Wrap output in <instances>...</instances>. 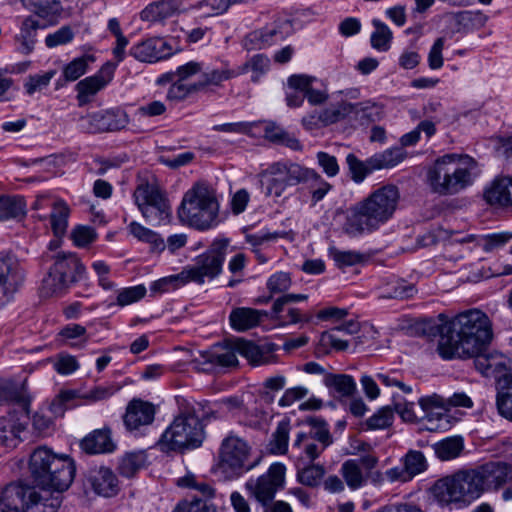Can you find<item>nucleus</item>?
I'll use <instances>...</instances> for the list:
<instances>
[{"instance_id":"27","label":"nucleus","mask_w":512,"mask_h":512,"mask_svg":"<svg viewBox=\"0 0 512 512\" xmlns=\"http://www.w3.org/2000/svg\"><path fill=\"white\" fill-rule=\"evenodd\" d=\"M80 445L88 454L108 453L115 449L109 429L93 431L81 441Z\"/></svg>"},{"instance_id":"52","label":"nucleus","mask_w":512,"mask_h":512,"mask_svg":"<svg viewBox=\"0 0 512 512\" xmlns=\"http://www.w3.org/2000/svg\"><path fill=\"white\" fill-rule=\"evenodd\" d=\"M404 472L409 478L424 472L427 469V462L420 451H409L404 457Z\"/></svg>"},{"instance_id":"6","label":"nucleus","mask_w":512,"mask_h":512,"mask_svg":"<svg viewBox=\"0 0 512 512\" xmlns=\"http://www.w3.org/2000/svg\"><path fill=\"white\" fill-rule=\"evenodd\" d=\"M181 221L198 230L216 224L218 202L214 190L203 182L195 183L185 194L178 210Z\"/></svg>"},{"instance_id":"1","label":"nucleus","mask_w":512,"mask_h":512,"mask_svg":"<svg viewBox=\"0 0 512 512\" xmlns=\"http://www.w3.org/2000/svg\"><path fill=\"white\" fill-rule=\"evenodd\" d=\"M447 331L451 336L442 341L446 359L467 358L475 355L490 345L493 339L492 322L478 309L464 311L452 320Z\"/></svg>"},{"instance_id":"33","label":"nucleus","mask_w":512,"mask_h":512,"mask_svg":"<svg viewBox=\"0 0 512 512\" xmlns=\"http://www.w3.org/2000/svg\"><path fill=\"white\" fill-rule=\"evenodd\" d=\"M383 114V106L378 103L371 101L352 103L353 118L361 125H368L379 121L383 117Z\"/></svg>"},{"instance_id":"25","label":"nucleus","mask_w":512,"mask_h":512,"mask_svg":"<svg viewBox=\"0 0 512 512\" xmlns=\"http://www.w3.org/2000/svg\"><path fill=\"white\" fill-rule=\"evenodd\" d=\"M314 77L308 75H292L287 80L290 89L300 90L311 105H321L328 100V94L312 87Z\"/></svg>"},{"instance_id":"11","label":"nucleus","mask_w":512,"mask_h":512,"mask_svg":"<svg viewBox=\"0 0 512 512\" xmlns=\"http://www.w3.org/2000/svg\"><path fill=\"white\" fill-rule=\"evenodd\" d=\"M309 169L294 162L272 163L264 172L269 176L266 195L280 198L287 187L304 183Z\"/></svg>"},{"instance_id":"9","label":"nucleus","mask_w":512,"mask_h":512,"mask_svg":"<svg viewBox=\"0 0 512 512\" xmlns=\"http://www.w3.org/2000/svg\"><path fill=\"white\" fill-rule=\"evenodd\" d=\"M29 471L34 480H73L76 464L67 455L57 456L46 447H38L30 455Z\"/></svg>"},{"instance_id":"13","label":"nucleus","mask_w":512,"mask_h":512,"mask_svg":"<svg viewBox=\"0 0 512 512\" xmlns=\"http://www.w3.org/2000/svg\"><path fill=\"white\" fill-rule=\"evenodd\" d=\"M251 451V446L236 432L230 431L222 440L220 446V464L224 470H231L235 476H241L242 471H248L252 466H245Z\"/></svg>"},{"instance_id":"31","label":"nucleus","mask_w":512,"mask_h":512,"mask_svg":"<svg viewBox=\"0 0 512 512\" xmlns=\"http://www.w3.org/2000/svg\"><path fill=\"white\" fill-rule=\"evenodd\" d=\"M323 383L331 393L340 397H350L356 391V382L348 374H325Z\"/></svg>"},{"instance_id":"47","label":"nucleus","mask_w":512,"mask_h":512,"mask_svg":"<svg viewBox=\"0 0 512 512\" xmlns=\"http://www.w3.org/2000/svg\"><path fill=\"white\" fill-rule=\"evenodd\" d=\"M463 449V441L459 437L446 438L434 445V451L441 460L458 457Z\"/></svg>"},{"instance_id":"23","label":"nucleus","mask_w":512,"mask_h":512,"mask_svg":"<svg viewBox=\"0 0 512 512\" xmlns=\"http://www.w3.org/2000/svg\"><path fill=\"white\" fill-rule=\"evenodd\" d=\"M420 416L421 420H427L431 425L427 426L428 430H436L440 425L435 424V421H440L445 417L444 410H446V400L436 394L431 396L422 397L419 399Z\"/></svg>"},{"instance_id":"20","label":"nucleus","mask_w":512,"mask_h":512,"mask_svg":"<svg viewBox=\"0 0 512 512\" xmlns=\"http://www.w3.org/2000/svg\"><path fill=\"white\" fill-rule=\"evenodd\" d=\"M155 408L149 403L140 399H133L129 402L123 417L126 428L130 431L139 430L141 427L150 425L154 420Z\"/></svg>"},{"instance_id":"5","label":"nucleus","mask_w":512,"mask_h":512,"mask_svg":"<svg viewBox=\"0 0 512 512\" xmlns=\"http://www.w3.org/2000/svg\"><path fill=\"white\" fill-rule=\"evenodd\" d=\"M180 404V414L164 431L158 446L162 451H182L199 447L204 440V428L200 419L205 413L200 412V403H190L183 399Z\"/></svg>"},{"instance_id":"10","label":"nucleus","mask_w":512,"mask_h":512,"mask_svg":"<svg viewBox=\"0 0 512 512\" xmlns=\"http://www.w3.org/2000/svg\"><path fill=\"white\" fill-rule=\"evenodd\" d=\"M230 241L228 238L215 239L207 251L197 256L193 265L181 271L184 281L203 284L205 278L212 280L222 271Z\"/></svg>"},{"instance_id":"30","label":"nucleus","mask_w":512,"mask_h":512,"mask_svg":"<svg viewBox=\"0 0 512 512\" xmlns=\"http://www.w3.org/2000/svg\"><path fill=\"white\" fill-rule=\"evenodd\" d=\"M39 28V22L32 16H28L22 21L19 33L15 36V41L19 44V50L23 54L27 55L33 51Z\"/></svg>"},{"instance_id":"54","label":"nucleus","mask_w":512,"mask_h":512,"mask_svg":"<svg viewBox=\"0 0 512 512\" xmlns=\"http://www.w3.org/2000/svg\"><path fill=\"white\" fill-rule=\"evenodd\" d=\"M375 31L371 35V45L377 50L385 51L389 47V42L392 37V33L388 26L382 23L380 20L374 19L372 21Z\"/></svg>"},{"instance_id":"22","label":"nucleus","mask_w":512,"mask_h":512,"mask_svg":"<svg viewBox=\"0 0 512 512\" xmlns=\"http://www.w3.org/2000/svg\"><path fill=\"white\" fill-rule=\"evenodd\" d=\"M291 30V23L287 20L282 21L274 27L249 34L246 38L245 46L249 49L248 42L258 43L259 48L277 44L283 41L291 33Z\"/></svg>"},{"instance_id":"17","label":"nucleus","mask_w":512,"mask_h":512,"mask_svg":"<svg viewBox=\"0 0 512 512\" xmlns=\"http://www.w3.org/2000/svg\"><path fill=\"white\" fill-rule=\"evenodd\" d=\"M442 480H512V465L488 462L475 468L459 470Z\"/></svg>"},{"instance_id":"43","label":"nucleus","mask_w":512,"mask_h":512,"mask_svg":"<svg viewBox=\"0 0 512 512\" xmlns=\"http://www.w3.org/2000/svg\"><path fill=\"white\" fill-rule=\"evenodd\" d=\"M403 158L404 154L400 148L387 149L370 157L369 165L374 170L387 169L400 163Z\"/></svg>"},{"instance_id":"56","label":"nucleus","mask_w":512,"mask_h":512,"mask_svg":"<svg viewBox=\"0 0 512 512\" xmlns=\"http://www.w3.org/2000/svg\"><path fill=\"white\" fill-rule=\"evenodd\" d=\"M173 512H216V509L206 500L194 495L190 499L180 501Z\"/></svg>"},{"instance_id":"40","label":"nucleus","mask_w":512,"mask_h":512,"mask_svg":"<svg viewBox=\"0 0 512 512\" xmlns=\"http://www.w3.org/2000/svg\"><path fill=\"white\" fill-rule=\"evenodd\" d=\"M72 284L64 276L56 273L51 267L42 282V293L45 296H58L64 294Z\"/></svg>"},{"instance_id":"51","label":"nucleus","mask_w":512,"mask_h":512,"mask_svg":"<svg viewBox=\"0 0 512 512\" xmlns=\"http://www.w3.org/2000/svg\"><path fill=\"white\" fill-rule=\"evenodd\" d=\"M329 255L338 268L353 266L366 260V256L360 252L351 250L342 251L335 247L329 249Z\"/></svg>"},{"instance_id":"24","label":"nucleus","mask_w":512,"mask_h":512,"mask_svg":"<svg viewBox=\"0 0 512 512\" xmlns=\"http://www.w3.org/2000/svg\"><path fill=\"white\" fill-rule=\"evenodd\" d=\"M266 311L257 310L248 307L234 308L229 316L231 327L237 331H246L260 324L263 317H266Z\"/></svg>"},{"instance_id":"38","label":"nucleus","mask_w":512,"mask_h":512,"mask_svg":"<svg viewBox=\"0 0 512 512\" xmlns=\"http://www.w3.org/2000/svg\"><path fill=\"white\" fill-rule=\"evenodd\" d=\"M282 484L283 482H246V489L259 503L267 506Z\"/></svg>"},{"instance_id":"37","label":"nucleus","mask_w":512,"mask_h":512,"mask_svg":"<svg viewBox=\"0 0 512 512\" xmlns=\"http://www.w3.org/2000/svg\"><path fill=\"white\" fill-rule=\"evenodd\" d=\"M453 20L457 25V32L480 29L486 24L488 17L483 12L460 11L452 14Z\"/></svg>"},{"instance_id":"29","label":"nucleus","mask_w":512,"mask_h":512,"mask_svg":"<svg viewBox=\"0 0 512 512\" xmlns=\"http://www.w3.org/2000/svg\"><path fill=\"white\" fill-rule=\"evenodd\" d=\"M485 198L490 204L512 205V178L496 179L485 191Z\"/></svg>"},{"instance_id":"7","label":"nucleus","mask_w":512,"mask_h":512,"mask_svg":"<svg viewBox=\"0 0 512 512\" xmlns=\"http://www.w3.org/2000/svg\"><path fill=\"white\" fill-rule=\"evenodd\" d=\"M133 197L143 217L151 224L159 225L169 220L170 204L153 174L138 175Z\"/></svg>"},{"instance_id":"48","label":"nucleus","mask_w":512,"mask_h":512,"mask_svg":"<svg viewBox=\"0 0 512 512\" xmlns=\"http://www.w3.org/2000/svg\"><path fill=\"white\" fill-rule=\"evenodd\" d=\"M88 64L85 57H79L67 64L63 69L62 77L58 79L56 87H62L66 82H72L85 74Z\"/></svg>"},{"instance_id":"26","label":"nucleus","mask_w":512,"mask_h":512,"mask_svg":"<svg viewBox=\"0 0 512 512\" xmlns=\"http://www.w3.org/2000/svg\"><path fill=\"white\" fill-rule=\"evenodd\" d=\"M450 326V321L446 319L444 314H439L437 318L423 319L419 323L420 332L429 338H435L439 336L438 341V352L440 356L446 359V354L442 348V341L447 336H451V331H447Z\"/></svg>"},{"instance_id":"61","label":"nucleus","mask_w":512,"mask_h":512,"mask_svg":"<svg viewBox=\"0 0 512 512\" xmlns=\"http://www.w3.org/2000/svg\"><path fill=\"white\" fill-rule=\"evenodd\" d=\"M416 289L414 285L405 280H397L390 285V288L381 297L394 299H407L414 295Z\"/></svg>"},{"instance_id":"4","label":"nucleus","mask_w":512,"mask_h":512,"mask_svg":"<svg viewBox=\"0 0 512 512\" xmlns=\"http://www.w3.org/2000/svg\"><path fill=\"white\" fill-rule=\"evenodd\" d=\"M72 482H8L6 499L21 512H57Z\"/></svg>"},{"instance_id":"44","label":"nucleus","mask_w":512,"mask_h":512,"mask_svg":"<svg viewBox=\"0 0 512 512\" xmlns=\"http://www.w3.org/2000/svg\"><path fill=\"white\" fill-rule=\"evenodd\" d=\"M290 425L288 421L278 423L276 430L272 433L268 444V450L272 454H285L288 449Z\"/></svg>"},{"instance_id":"59","label":"nucleus","mask_w":512,"mask_h":512,"mask_svg":"<svg viewBox=\"0 0 512 512\" xmlns=\"http://www.w3.org/2000/svg\"><path fill=\"white\" fill-rule=\"evenodd\" d=\"M143 457L140 454H126L119 463V473L121 476L131 478L142 467Z\"/></svg>"},{"instance_id":"21","label":"nucleus","mask_w":512,"mask_h":512,"mask_svg":"<svg viewBox=\"0 0 512 512\" xmlns=\"http://www.w3.org/2000/svg\"><path fill=\"white\" fill-rule=\"evenodd\" d=\"M52 267L56 273L64 276L71 284L79 281L84 274L85 267L73 253L59 252L54 257Z\"/></svg>"},{"instance_id":"16","label":"nucleus","mask_w":512,"mask_h":512,"mask_svg":"<svg viewBox=\"0 0 512 512\" xmlns=\"http://www.w3.org/2000/svg\"><path fill=\"white\" fill-rule=\"evenodd\" d=\"M24 282V272L17 260L0 259V307L9 303Z\"/></svg>"},{"instance_id":"28","label":"nucleus","mask_w":512,"mask_h":512,"mask_svg":"<svg viewBox=\"0 0 512 512\" xmlns=\"http://www.w3.org/2000/svg\"><path fill=\"white\" fill-rule=\"evenodd\" d=\"M263 125L264 138L275 144L284 145L292 150H301L300 141L286 132L281 126L272 121L260 122Z\"/></svg>"},{"instance_id":"46","label":"nucleus","mask_w":512,"mask_h":512,"mask_svg":"<svg viewBox=\"0 0 512 512\" xmlns=\"http://www.w3.org/2000/svg\"><path fill=\"white\" fill-rule=\"evenodd\" d=\"M23 5L41 18L55 16L60 11L59 0H21Z\"/></svg>"},{"instance_id":"60","label":"nucleus","mask_w":512,"mask_h":512,"mask_svg":"<svg viewBox=\"0 0 512 512\" xmlns=\"http://www.w3.org/2000/svg\"><path fill=\"white\" fill-rule=\"evenodd\" d=\"M146 294V288L142 285L124 288L118 291L116 304L124 307L141 300Z\"/></svg>"},{"instance_id":"12","label":"nucleus","mask_w":512,"mask_h":512,"mask_svg":"<svg viewBox=\"0 0 512 512\" xmlns=\"http://www.w3.org/2000/svg\"><path fill=\"white\" fill-rule=\"evenodd\" d=\"M484 482H435L429 488V494L441 506L451 504L468 505L477 499L482 491Z\"/></svg>"},{"instance_id":"34","label":"nucleus","mask_w":512,"mask_h":512,"mask_svg":"<svg viewBox=\"0 0 512 512\" xmlns=\"http://www.w3.org/2000/svg\"><path fill=\"white\" fill-rule=\"evenodd\" d=\"M289 304H281L279 309H275V302L272 306L271 318L278 322L281 326H288L298 323H308L312 320L310 314H302L299 309L288 306Z\"/></svg>"},{"instance_id":"63","label":"nucleus","mask_w":512,"mask_h":512,"mask_svg":"<svg viewBox=\"0 0 512 512\" xmlns=\"http://www.w3.org/2000/svg\"><path fill=\"white\" fill-rule=\"evenodd\" d=\"M393 411L389 407H384L378 410L373 416L367 421L366 425L368 429H384L392 423Z\"/></svg>"},{"instance_id":"35","label":"nucleus","mask_w":512,"mask_h":512,"mask_svg":"<svg viewBox=\"0 0 512 512\" xmlns=\"http://www.w3.org/2000/svg\"><path fill=\"white\" fill-rule=\"evenodd\" d=\"M128 231L139 241L148 243L150 245L151 252L160 253L166 247L165 241L159 234L142 226L136 221H133L128 225Z\"/></svg>"},{"instance_id":"41","label":"nucleus","mask_w":512,"mask_h":512,"mask_svg":"<svg viewBox=\"0 0 512 512\" xmlns=\"http://www.w3.org/2000/svg\"><path fill=\"white\" fill-rule=\"evenodd\" d=\"M350 115H352V103L343 101L323 109L320 112V120L322 126H329Z\"/></svg>"},{"instance_id":"62","label":"nucleus","mask_w":512,"mask_h":512,"mask_svg":"<svg viewBox=\"0 0 512 512\" xmlns=\"http://www.w3.org/2000/svg\"><path fill=\"white\" fill-rule=\"evenodd\" d=\"M292 284L289 273L276 272L267 280V289L271 294H279L286 292Z\"/></svg>"},{"instance_id":"39","label":"nucleus","mask_w":512,"mask_h":512,"mask_svg":"<svg viewBox=\"0 0 512 512\" xmlns=\"http://www.w3.org/2000/svg\"><path fill=\"white\" fill-rule=\"evenodd\" d=\"M52 212L50 215L51 227L56 237L65 234L68 226L69 208L62 200H56L52 204Z\"/></svg>"},{"instance_id":"32","label":"nucleus","mask_w":512,"mask_h":512,"mask_svg":"<svg viewBox=\"0 0 512 512\" xmlns=\"http://www.w3.org/2000/svg\"><path fill=\"white\" fill-rule=\"evenodd\" d=\"M308 423L312 427L309 434L299 433L293 443V447H299L303 442L314 439L323 444V448L332 443V437L324 420L316 417L308 419Z\"/></svg>"},{"instance_id":"53","label":"nucleus","mask_w":512,"mask_h":512,"mask_svg":"<svg viewBox=\"0 0 512 512\" xmlns=\"http://www.w3.org/2000/svg\"><path fill=\"white\" fill-rule=\"evenodd\" d=\"M234 76V72L229 69L212 70L205 72L201 79L193 84V88L202 90L207 86H219L223 81L229 80Z\"/></svg>"},{"instance_id":"50","label":"nucleus","mask_w":512,"mask_h":512,"mask_svg":"<svg viewBox=\"0 0 512 512\" xmlns=\"http://www.w3.org/2000/svg\"><path fill=\"white\" fill-rule=\"evenodd\" d=\"M511 238L512 234L506 232L476 236L475 245L470 247V249L479 247L485 252H491L504 246Z\"/></svg>"},{"instance_id":"14","label":"nucleus","mask_w":512,"mask_h":512,"mask_svg":"<svg viewBox=\"0 0 512 512\" xmlns=\"http://www.w3.org/2000/svg\"><path fill=\"white\" fill-rule=\"evenodd\" d=\"M467 358H474L475 368L484 376L494 377L498 386L502 379L512 376V374L508 372L510 359L498 351L490 350L489 346Z\"/></svg>"},{"instance_id":"45","label":"nucleus","mask_w":512,"mask_h":512,"mask_svg":"<svg viewBox=\"0 0 512 512\" xmlns=\"http://www.w3.org/2000/svg\"><path fill=\"white\" fill-rule=\"evenodd\" d=\"M304 184H308L309 186L313 204L321 201L332 188L317 171L311 168L308 171L307 179Z\"/></svg>"},{"instance_id":"15","label":"nucleus","mask_w":512,"mask_h":512,"mask_svg":"<svg viewBox=\"0 0 512 512\" xmlns=\"http://www.w3.org/2000/svg\"><path fill=\"white\" fill-rule=\"evenodd\" d=\"M81 128L87 133L116 131L128 123V116L122 110H106L90 113L80 118Z\"/></svg>"},{"instance_id":"2","label":"nucleus","mask_w":512,"mask_h":512,"mask_svg":"<svg viewBox=\"0 0 512 512\" xmlns=\"http://www.w3.org/2000/svg\"><path fill=\"white\" fill-rule=\"evenodd\" d=\"M399 199L400 193L395 185L389 184L376 189L348 209L343 231L349 236H358L377 230L392 218Z\"/></svg>"},{"instance_id":"55","label":"nucleus","mask_w":512,"mask_h":512,"mask_svg":"<svg viewBox=\"0 0 512 512\" xmlns=\"http://www.w3.org/2000/svg\"><path fill=\"white\" fill-rule=\"evenodd\" d=\"M346 162L351 173V178L356 183L362 182L368 174L374 171L372 166L369 165V159L363 162L352 153L347 155Z\"/></svg>"},{"instance_id":"19","label":"nucleus","mask_w":512,"mask_h":512,"mask_svg":"<svg viewBox=\"0 0 512 512\" xmlns=\"http://www.w3.org/2000/svg\"><path fill=\"white\" fill-rule=\"evenodd\" d=\"M114 69L115 66L113 64H106L99 73L77 83V100L80 106L90 102L91 96L95 95L111 81Z\"/></svg>"},{"instance_id":"36","label":"nucleus","mask_w":512,"mask_h":512,"mask_svg":"<svg viewBox=\"0 0 512 512\" xmlns=\"http://www.w3.org/2000/svg\"><path fill=\"white\" fill-rule=\"evenodd\" d=\"M496 406L498 413L512 422V376L500 381L497 387Z\"/></svg>"},{"instance_id":"57","label":"nucleus","mask_w":512,"mask_h":512,"mask_svg":"<svg viewBox=\"0 0 512 512\" xmlns=\"http://www.w3.org/2000/svg\"><path fill=\"white\" fill-rule=\"evenodd\" d=\"M231 0H203L198 2L194 8L201 12V17L220 15L228 10Z\"/></svg>"},{"instance_id":"58","label":"nucleus","mask_w":512,"mask_h":512,"mask_svg":"<svg viewBox=\"0 0 512 512\" xmlns=\"http://www.w3.org/2000/svg\"><path fill=\"white\" fill-rule=\"evenodd\" d=\"M55 74V70H50L43 74L29 75L24 83L26 93L33 95L35 92L46 88Z\"/></svg>"},{"instance_id":"49","label":"nucleus","mask_w":512,"mask_h":512,"mask_svg":"<svg viewBox=\"0 0 512 512\" xmlns=\"http://www.w3.org/2000/svg\"><path fill=\"white\" fill-rule=\"evenodd\" d=\"M83 490L86 497L92 499L93 496L113 497L120 488L118 482H84Z\"/></svg>"},{"instance_id":"8","label":"nucleus","mask_w":512,"mask_h":512,"mask_svg":"<svg viewBox=\"0 0 512 512\" xmlns=\"http://www.w3.org/2000/svg\"><path fill=\"white\" fill-rule=\"evenodd\" d=\"M0 401L14 402L22 410L21 414L13 412L0 418V445L13 449L23 440L28 426L30 397L24 391L11 390L7 382L0 380Z\"/></svg>"},{"instance_id":"18","label":"nucleus","mask_w":512,"mask_h":512,"mask_svg":"<svg viewBox=\"0 0 512 512\" xmlns=\"http://www.w3.org/2000/svg\"><path fill=\"white\" fill-rule=\"evenodd\" d=\"M129 53L141 62L153 63L169 57L172 49L165 39L153 37L134 45Z\"/></svg>"},{"instance_id":"42","label":"nucleus","mask_w":512,"mask_h":512,"mask_svg":"<svg viewBox=\"0 0 512 512\" xmlns=\"http://www.w3.org/2000/svg\"><path fill=\"white\" fill-rule=\"evenodd\" d=\"M25 215V202L20 197H0V221L18 219Z\"/></svg>"},{"instance_id":"3","label":"nucleus","mask_w":512,"mask_h":512,"mask_svg":"<svg viewBox=\"0 0 512 512\" xmlns=\"http://www.w3.org/2000/svg\"><path fill=\"white\" fill-rule=\"evenodd\" d=\"M478 173V164L472 157L446 154L429 167L427 183L433 193L455 195L472 185Z\"/></svg>"},{"instance_id":"64","label":"nucleus","mask_w":512,"mask_h":512,"mask_svg":"<svg viewBox=\"0 0 512 512\" xmlns=\"http://www.w3.org/2000/svg\"><path fill=\"white\" fill-rule=\"evenodd\" d=\"M74 38V33L69 26H63L54 33L46 36L45 44L48 48H54L59 45H65L71 42Z\"/></svg>"}]
</instances>
